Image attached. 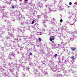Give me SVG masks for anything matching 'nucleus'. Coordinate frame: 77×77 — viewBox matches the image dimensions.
Masks as SVG:
<instances>
[{"label": "nucleus", "mask_w": 77, "mask_h": 77, "mask_svg": "<svg viewBox=\"0 0 77 77\" xmlns=\"http://www.w3.org/2000/svg\"><path fill=\"white\" fill-rule=\"evenodd\" d=\"M71 50L74 51V50H75V49H76V48H75L72 47L71 48Z\"/></svg>", "instance_id": "2"}, {"label": "nucleus", "mask_w": 77, "mask_h": 77, "mask_svg": "<svg viewBox=\"0 0 77 77\" xmlns=\"http://www.w3.org/2000/svg\"><path fill=\"white\" fill-rule=\"evenodd\" d=\"M51 38H50V40L51 41H52V40H54V37H53V36H51Z\"/></svg>", "instance_id": "1"}, {"label": "nucleus", "mask_w": 77, "mask_h": 77, "mask_svg": "<svg viewBox=\"0 0 77 77\" xmlns=\"http://www.w3.org/2000/svg\"><path fill=\"white\" fill-rule=\"evenodd\" d=\"M35 23V20H34L32 22V24H33V23Z\"/></svg>", "instance_id": "6"}, {"label": "nucleus", "mask_w": 77, "mask_h": 77, "mask_svg": "<svg viewBox=\"0 0 77 77\" xmlns=\"http://www.w3.org/2000/svg\"><path fill=\"white\" fill-rule=\"evenodd\" d=\"M53 20H54L55 21V19H54V18H53Z\"/></svg>", "instance_id": "13"}, {"label": "nucleus", "mask_w": 77, "mask_h": 77, "mask_svg": "<svg viewBox=\"0 0 77 77\" xmlns=\"http://www.w3.org/2000/svg\"><path fill=\"white\" fill-rule=\"evenodd\" d=\"M32 53H29V55H32Z\"/></svg>", "instance_id": "10"}, {"label": "nucleus", "mask_w": 77, "mask_h": 77, "mask_svg": "<svg viewBox=\"0 0 77 77\" xmlns=\"http://www.w3.org/2000/svg\"><path fill=\"white\" fill-rule=\"evenodd\" d=\"M38 41H42L41 38H38Z\"/></svg>", "instance_id": "4"}, {"label": "nucleus", "mask_w": 77, "mask_h": 77, "mask_svg": "<svg viewBox=\"0 0 77 77\" xmlns=\"http://www.w3.org/2000/svg\"><path fill=\"white\" fill-rule=\"evenodd\" d=\"M25 2H27V0H25Z\"/></svg>", "instance_id": "12"}, {"label": "nucleus", "mask_w": 77, "mask_h": 77, "mask_svg": "<svg viewBox=\"0 0 77 77\" xmlns=\"http://www.w3.org/2000/svg\"><path fill=\"white\" fill-rule=\"evenodd\" d=\"M52 43H53V44H54V41H52Z\"/></svg>", "instance_id": "11"}, {"label": "nucleus", "mask_w": 77, "mask_h": 77, "mask_svg": "<svg viewBox=\"0 0 77 77\" xmlns=\"http://www.w3.org/2000/svg\"><path fill=\"white\" fill-rule=\"evenodd\" d=\"M12 8H13V9H15V6L14 5L12 6Z\"/></svg>", "instance_id": "5"}, {"label": "nucleus", "mask_w": 77, "mask_h": 77, "mask_svg": "<svg viewBox=\"0 0 77 77\" xmlns=\"http://www.w3.org/2000/svg\"><path fill=\"white\" fill-rule=\"evenodd\" d=\"M62 21H63V20H62V19H61L60 20V22L61 23H62Z\"/></svg>", "instance_id": "7"}, {"label": "nucleus", "mask_w": 77, "mask_h": 77, "mask_svg": "<svg viewBox=\"0 0 77 77\" xmlns=\"http://www.w3.org/2000/svg\"><path fill=\"white\" fill-rule=\"evenodd\" d=\"M69 4L70 5H72V3H71V2H70L69 3Z\"/></svg>", "instance_id": "9"}, {"label": "nucleus", "mask_w": 77, "mask_h": 77, "mask_svg": "<svg viewBox=\"0 0 77 77\" xmlns=\"http://www.w3.org/2000/svg\"><path fill=\"white\" fill-rule=\"evenodd\" d=\"M54 56L55 57H57V54H55L54 55Z\"/></svg>", "instance_id": "8"}, {"label": "nucleus", "mask_w": 77, "mask_h": 77, "mask_svg": "<svg viewBox=\"0 0 77 77\" xmlns=\"http://www.w3.org/2000/svg\"><path fill=\"white\" fill-rule=\"evenodd\" d=\"M71 58L72 60H74V56L71 57Z\"/></svg>", "instance_id": "3"}]
</instances>
